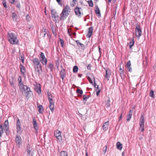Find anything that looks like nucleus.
<instances>
[{
    "label": "nucleus",
    "mask_w": 156,
    "mask_h": 156,
    "mask_svg": "<svg viewBox=\"0 0 156 156\" xmlns=\"http://www.w3.org/2000/svg\"><path fill=\"white\" fill-rule=\"evenodd\" d=\"M18 80L19 81V82L20 81V80L21 81H22V79L21 78V77L20 76H19L18 78Z\"/></svg>",
    "instance_id": "nucleus-64"
},
{
    "label": "nucleus",
    "mask_w": 156,
    "mask_h": 156,
    "mask_svg": "<svg viewBox=\"0 0 156 156\" xmlns=\"http://www.w3.org/2000/svg\"><path fill=\"white\" fill-rule=\"evenodd\" d=\"M76 42L78 46L79 44L80 45V44H81V43H80L78 40L76 41Z\"/></svg>",
    "instance_id": "nucleus-61"
},
{
    "label": "nucleus",
    "mask_w": 156,
    "mask_h": 156,
    "mask_svg": "<svg viewBox=\"0 0 156 156\" xmlns=\"http://www.w3.org/2000/svg\"><path fill=\"white\" fill-rule=\"evenodd\" d=\"M135 31L136 36L139 39L140 37L142 35V31L141 29L140 28V26L138 23L136 24Z\"/></svg>",
    "instance_id": "nucleus-4"
},
{
    "label": "nucleus",
    "mask_w": 156,
    "mask_h": 156,
    "mask_svg": "<svg viewBox=\"0 0 156 156\" xmlns=\"http://www.w3.org/2000/svg\"><path fill=\"white\" fill-rule=\"evenodd\" d=\"M40 58H45L43 52H41L40 53Z\"/></svg>",
    "instance_id": "nucleus-49"
},
{
    "label": "nucleus",
    "mask_w": 156,
    "mask_h": 156,
    "mask_svg": "<svg viewBox=\"0 0 156 156\" xmlns=\"http://www.w3.org/2000/svg\"><path fill=\"white\" fill-rule=\"evenodd\" d=\"M61 156H68L67 153L65 151H62L61 152Z\"/></svg>",
    "instance_id": "nucleus-38"
},
{
    "label": "nucleus",
    "mask_w": 156,
    "mask_h": 156,
    "mask_svg": "<svg viewBox=\"0 0 156 156\" xmlns=\"http://www.w3.org/2000/svg\"><path fill=\"white\" fill-rule=\"evenodd\" d=\"M71 9L69 6L66 5L63 9L60 14V20H64L66 19L70 12Z\"/></svg>",
    "instance_id": "nucleus-1"
},
{
    "label": "nucleus",
    "mask_w": 156,
    "mask_h": 156,
    "mask_svg": "<svg viewBox=\"0 0 156 156\" xmlns=\"http://www.w3.org/2000/svg\"><path fill=\"white\" fill-rule=\"evenodd\" d=\"M19 82V86L20 87L21 86H22L23 87V85H23V83L22 82V81L20 80V81Z\"/></svg>",
    "instance_id": "nucleus-52"
},
{
    "label": "nucleus",
    "mask_w": 156,
    "mask_h": 156,
    "mask_svg": "<svg viewBox=\"0 0 156 156\" xmlns=\"http://www.w3.org/2000/svg\"><path fill=\"white\" fill-rule=\"evenodd\" d=\"M20 69L21 74L23 76L25 75V69L24 66L21 64L20 66Z\"/></svg>",
    "instance_id": "nucleus-13"
},
{
    "label": "nucleus",
    "mask_w": 156,
    "mask_h": 156,
    "mask_svg": "<svg viewBox=\"0 0 156 156\" xmlns=\"http://www.w3.org/2000/svg\"><path fill=\"white\" fill-rule=\"evenodd\" d=\"M140 131L143 132L144 130V124H140Z\"/></svg>",
    "instance_id": "nucleus-36"
},
{
    "label": "nucleus",
    "mask_w": 156,
    "mask_h": 156,
    "mask_svg": "<svg viewBox=\"0 0 156 156\" xmlns=\"http://www.w3.org/2000/svg\"><path fill=\"white\" fill-rule=\"evenodd\" d=\"M2 4L5 8L7 9L8 8V6L6 5V2L5 0L4 1H3Z\"/></svg>",
    "instance_id": "nucleus-47"
},
{
    "label": "nucleus",
    "mask_w": 156,
    "mask_h": 156,
    "mask_svg": "<svg viewBox=\"0 0 156 156\" xmlns=\"http://www.w3.org/2000/svg\"><path fill=\"white\" fill-rule=\"evenodd\" d=\"M131 65V64L130 61H129L127 63V67L130 66Z\"/></svg>",
    "instance_id": "nucleus-58"
},
{
    "label": "nucleus",
    "mask_w": 156,
    "mask_h": 156,
    "mask_svg": "<svg viewBox=\"0 0 156 156\" xmlns=\"http://www.w3.org/2000/svg\"><path fill=\"white\" fill-rule=\"evenodd\" d=\"M120 74L122 79L124 78V70H122V71H120Z\"/></svg>",
    "instance_id": "nucleus-45"
},
{
    "label": "nucleus",
    "mask_w": 156,
    "mask_h": 156,
    "mask_svg": "<svg viewBox=\"0 0 156 156\" xmlns=\"http://www.w3.org/2000/svg\"><path fill=\"white\" fill-rule=\"evenodd\" d=\"M93 30V27H89L88 28V33L87 35V37L88 38H90L91 37Z\"/></svg>",
    "instance_id": "nucleus-12"
},
{
    "label": "nucleus",
    "mask_w": 156,
    "mask_h": 156,
    "mask_svg": "<svg viewBox=\"0 0 156 156\" xmlns=\"http://www.w3.org/2000/svg\"><path fill=\"white\" fill-rule=\"evenodd\" d=\"M87 2L89 4V6L90 7H92L93 6V3L92 0H89L88 2Z\"/></svg>",
    "instance_id": "nucleus-44"
},
{
    "label": "nucleus",
    "mask_w": 156,
    "mask_h": 156,
    "mask_svg": "<svg viewBox=\"0 0 156 156\" xmlns=\"http://www.w3.org/2000/svg\"><path fill=\"white\" fill-rule=\"evenodd\" d=\"M35 90L36 92L40 94L41 92L40 85L39 84V86H37L35 87Z\"/></svg>",
    "instance_id": "nucleus-24"
},
{
    "label": "nucleus",
    "mask_w": 156,
    "mask_h": 156,
    "mask_svg": "<svg viewBox=\"0 0 156 156\" xmlns=\"http://www.w3.org/2000/svg\"><path fill=\"white\" fill-rule=\"evenodd\" d=\"M16 126V128L17 129V132L18 133H20L21 129V123L20 119L18 118H17Z\"/></svg>",
    "instance_id": "nucleus-7"
},
{
    "label": "nucleus",
    "mask_w": 156,
    "mask_h": 156,
    "mask_svg": "<svg viewBox=\"0 0 156 156\" xmlns=\"http://www.w3.org/2000/svg\"><path fill=\"white\" fill-rule=\"evenodd\" d=\"M54 136L59 140H62V138L61 135L60 131L57 129L54 132Z\"/></svg>",
    "instance_id": "nucleus-6"
},
{
    "label": "nucleus",
    "mask_w": 156,
    "mask_h": 156,
    "mask_svg": "<svg viewBox=\"0 0 156 156\" xmlns=\"http://www.w3.org/2000/svg\"><path fill=\"white\" fill-rule=\"evenodd\" d=\"M134 43V38H133L132 40H131V41L130 42L129 44V45L130 48H131L132 47Z\"/></svg>",
    "instance_id": "nucleus-33"
},
{
    "label": "nucleus",
    "mask_w": 156,
    "mask_h": 156,
    "mask_svg": "<svg viewBox=\"0 0 156 156\" xmlns=\"http://www.w3.org/2000/svg\"><path fill=\"white\" fill-rule=\"evenodd\" d=\"M48 67L50 69L51 71H52L54 69V65L51 63H50Z\"/></svg>",
    "instance_id": "nucleus-34"
},
{
    "label": "nucleus",
    "mask_w": 156,
    "mask_h": 156,
    "mask_svg": "<svg viewBox=\"0 0 156 156\" xmlns=\"http://www.w3.org/2000/svg\"><path fill=\"white\" fill-rule=\"evenodd\" d=\"M109 125V122L107 121L105 122L104 124L102 126L103 129L104 131H107L108 129V126Z\"/></svg>",
    "instance_id": "nucleus-14"
},
{
    "label": "nucleus",
    "mask_w": 156,
    "mask_h": 156,
    "mask_svg": "<svg viewBox=\"0 0 156 156\" xmlns=\"http://www.w3.org/2000/svg\"><path fill=\"white\" fill-rule=\"evenodd\" d=\"M52 20L55 23H58L59 22V17L58 14L55 10L52 9L51 11Z\"/></svg>",
    "instance_id": "nucleus-3"
},
{
    "label": "nucleus",
    "mask_w": 156,
    "mask_h": 156,
    "mask_svg": "<svg viewBox=\"0 0 156 156\" xmlns=\"http://www.w3.org/2000/svg\"><path fill=\"white\" fill-rule=\"evenodd\" d=\"M87 79L88 80H89V81L90 83L93 84V81H92V80L91 79L90 77L88 76L87 77Z\"/></svg>",
    "instance_id": "nucleus-50"
},
{
    "label": "nucleus",
    "mask_w": 156,
    "mask_h": 156,
    "mask_svg": "<svg viewBox=\"0 0 156 156\" xmlns=\"http://www.w3.org/2000/svg\"><path fill=\"white\" fill-rule=\"evenodd\" d=\"M76 92L78 95L79 96H81V95L83 93V91L82 90H80L79 89H77L76 90Z\"/></svg>",
    "instance_id": "nucleus-29"
},
{
    "label": "nucleus",
    "mask_w": 156,
    "mask_h": 156,
    "mask_svg": "<svg viewBox=\"0 0 156 156\" xmlns=\"http://www.w3.org/2000/svg\"><path fill=\"white\" fill-rule=\"evenodd\" d=\"M32 94V92L30 90L29 91L25 92V95L26 98L30 97L31 94Z\"/></svg>",
    "instance_id": "nucleus-21"
},
{
    "label": "nucleus",
    "mask_w": 156,
    "mask_h": 156,
    "mask_svg": "<svg viewBox=\"0 0 156 156\" xmlns=\"http://www.w3.org/2000/svg\"><path fill=\"white\" fill-rule=\"evenodd\" d=\"M82 10L80 8L76 7L74 9V11L76 15L78 17H81L82 13L81 11Z\"/></svg>",
    "instance_id": "nucleus-8"
},
{
    "label": "nucleus",
    "mask_w": 156,
    "mask_h": 156,
    "mask_svg": "<svg viewBox=\"0 0 156 156\" xmlns=\"http://www.w3.org/2000/svg\"><path fill=\"white\" fill-rule=\"evenodd\" d=\"M14 4H15L16 6L20 10L21 7V5L20 2L18 1H16Z\"/></svg>",
    "instance_id": "nucleus-28"
},
{
    "label": "nucleus",
    "mask_w": 156,
    "mask_h": 156,
    "mask_svg": "<svg viewBox=\"0 0 156 156\" xmlns=\"http://www.w3.org/2000/svg\"><path fill=\"white\" fill-rule=\"evenodd\" d=\"M76 3V0H73L71 2V5L73 6H74Z\"/></svg>",
    "instance_id": "nucleus-43"
},
{
    "label": "nucleus",
    "mask_w": 156,
    "mask_h": 156,
    "mask_svg": "<svg viewBox=\"0 0 156 156\" xmlns=\"http://www.w3.org/2000/svg\"><path fill=\"white\" fill-rule=\"evenodd\" d=\"M4 127L5 128L4 129H9V122L8 120H7L5 121Z\"/></svg>",
    "instance_id": "nucleus-23"
},
{
    "label": "nucleus",
    "mask_w": 156,
    "mask_h": 156,
    "mask_svg": "<svg viewBox=\"0 0 156 156\" xmlns=\"http://www.w3.org/2000/svg\"><path fill=\"white\" fill-rule=\"evenodd\" d=\"M33 124L34 126V128L36 131V132L37 133V131L38 128L37 126V122L36 120L34 117H33Z\"/></svg>",
    "instance_id": "nucleus-10"
},
{
    "label": "nucleus",
    "mask_w": 156,
    "mask_h": 156,
    "mask_svg": "<svg viewBox=\"0 0 156 156\" xmlns=\"http://www.w3.org/2000/svg\"><path fill=\"white\" fill-rule=\"evenodd\" d=\"M41 61L43 65H46L47 62V60L45 58H41Z\"/></svg>",
    "instance_id": "nucleus-27"
},
{
    "label": "nucleus",
    "mask_w": 156,
    "mask_h": 156,
    "mask_svg": "<svg viewBox=\"0 0 156 156\" xmlns=\"http://www.w3.org/2000/svg\"><path fill=\"white\" fill-rule=\"evenodd\" d=\"M93 78H94V87L95 88H96L97 89H98V85H97L96 83L95 82V81H94L95 79H94V77H93Z\"/></svg>",
    "instance_id": "nucleus-48"
},
{
    "label": "nucleus",
    "mask_w": 156,
    "mask_h": 156,
    "mask_svg": "<svg viewBox=\"0 0 156 156\" xmlns=\"http://www.w3.org/2000/svg\"><path fill=\"white\" fill-rule=\"evenodd\" d=\"M116 146L117 148L119 150H121L122 148V145L120 142H117Z\"/></svg>",
    "instance_id": "nucleus-22"
},
{
    "label": "nucleus",
    "mask_w": 156,
    "mask_h": 156,
    "mask_svg": "<svg viewBox=\"0 0 156 156\" xmlns=\"http://www.w3.org/2000/svg\"><path fill=\"white\" fill-rule=\"evenodd\" d=\"M111 75V73L110 70H107L106 71V75L105 78L108 80H109V78Z\"/></svg>",
    "instance_id": "nucleus-15"
},
{
    "label": "nucleus",
    "mask_w": 156,
    "mask_h": 156,
    "mask_svg": "<svg viewBox=\"0 0 156 156\" xmlns=\"http://www.w3.org/2000/svg\"><path fill=\"white\" fill-rule=\"evenodd\" d=\"M128 69L129 72H131L132 71V69L130 66L127 67Z\"/></svg>",
    "instance_id": "nucleus-59"
},
{
    "label": "nucleus",
    "mask_w": 156,
    "mask_h": 156,
    "mask_svg": "<svg viewBox=\"0 0 156 156\" xmlns=\"http://www.w3.org/2000/svg\"><path fill=\"white\" fill-rule=\"evenodd\" d=\"M150 96L152 98H154V91L152 90H151L150 92Z\"/></svg>",
    "instance_id": "nucleus-40"
},
{
    "label": "nucleus",
    "mask_w": 156,
    "mask_h": 156,
    "mask_svg": "<svg viewBox=\"0 0 156 156\" xmlns=\"http://www.w3.org/2000/svg\"><path fill=\"white\" fill-rule=\"evenodd\" d=\"M89 97L90 96L89 95L86 96V95H83V101L85 103L86 102Z\"/></svg>",
    "instance_id": "nucleus-30"
},
{
    "label": "nucleus",
    "mask_w": 156,
    "mask_h": 156,
    "mask_svg": "<svg viewBox=\"0 0 156 156\" xmlns=\"http://www.w3.org/2000/svg\"><path fill=\"white\" fill-rule=\"evenodd\" d=\"M61 67L62 68V69L60 72L59 74L60 77L62 78V80H64V78L66 76V73L65 71V69L63 68L62 66H61Z\"/></svg>",
    "instance_id": "nucleus-9"
},
{
    "label": "nucleus",
    "mask_w": 156,
    "mask_h": 156,
    "mask_svg": "<svg viewBox=\"0 0 156 156\" xmlns=\"http://www.w3.org/2000/svg\"><path fill=\"white\" fill-rule=\"evenodd\" d=\"M9 82H10V84L11 85V86L13 87H14V85L13 84V81H10Z\"/></svg>",
    "instance_id": "nucleus-56"
},
{
    "label": "nucleus",
    "mask_w": 156,
    "mask_h": 156,
    "mask_svg": "<svg viewBox=\"0 0 156 156\" xmlns=\"http://www.w3.org/2000/svg\"><path fill=\"white\" fill-rule=\"evenodd\" d=\"M41 66V64H40V62H39V63H36V64H35L34 65V67H37V66Z\"/></svg>",
    "instance_id": "nucleus-55"
},
{
    "label": "nucleus",
    "mask_w": 156,
    "mask_h": 156,
    "mask_svg": "<svg viewBox=\"0 0 156 156\" xmlns=\"http://www.w3.org/2000/svg\"><path fill=\"white\" fill-rule=\"evenodd\" d=\"M4 130L5 131V133L7 135H8L9 133V129H4Z\"/></svg>",
    "instance_id": "nucleus-53"
},
{
    "label": "nucleus",
    "mask_w": 156,
    "mask_h": 156,
    "mask_svg": "<svg viewBox=\"0 0 156 156\" xmlns=\"http://www.w3.org/2000/svg\"><path fill=\"white\" fill-rule=\"evenodd\" d=\"M23 88L24 92H26L30 90V87H28V86L26 85H23Z\"/></svg>",
    "instance_id": "nucleus-26"
},
{
    "label": "nucleus",
    "mask_w": 156,
    "mask_h": 156,
    "mask_svg": "<svg viewBox=\"0 0 156 156\" xmlns=\"http://www.w3.org/2000/svg\"><path fill=\"white\" fill-rule=\"evenodd\" d=\"M132 115V112L131 110H129V114L127 115V121H129L131 118Z\"/></svg>",
    "instance_id": "nucleus-20"
},
{
    "label": "nucleus",
    "mask_w": 156,
    "mask_h": 156,
    "mask_svg": "<svg viewBox=\"0 0 156 156\" xmlns=\"http://www.w3.org/2000/svg\"><path fill=\"white\" fill-rule=\"evenodd\" d=\"M26 20L27 21H28L29 20V19L30 18V16H29V15L27 14L26 16Z\"/></svg>",
    "instance_id": "nucleus-60"
},
{
    "label": "nucleus",
    "mask_w": 156,
    "mask_h": 156,
    "mask_svg": "<svg viewBox=\"0 0 156 156\" xmlns=\"http://www.w3.org/2000/svg\"><path fill=\"white\" fill-rule=\"evenodd\" d=\"M34 69L36 72L38 73V74L39 76L41 74L42 72L41 66H39L35 67Z\"/></svg>",
    "instance_id": "nucleus-11"
},
{
    "label": "nucleus",
    "mask_w": 156,
    "mask_h": 156,
    "mask_svg": "<svg viewBox=\"0 0 156 156\" xmlns=\"http://www.w3.org/2000/svg\"><path fill=\"white\" fill-rule=\"evenodd\" d=\"M15 141L16 145L19 148L20 147L22 144V138L20 135H16Z\"/></svg>",
    "instance_id": "nucleus-5"
},
{
    "label": "nucleus",
    "mask_w": 156,
    "mask_h": 156,
    "mask_svg": "<svg viewBox=\"0 0 156 156\" xmlns=\"http://www.w3.org/2000/svg\"><path fill=\"white\" fill-rule=\"evenodd\" d=\"M19 59L22 61V63L23 64H24V55L23 54L22 55H21V56H20V58Z\"/></svg>",
    "instance_id": "nucleus-42"
},
{
    "label": "nucleus",
    "mask_w": 156,
    "mask_h": 156,
    "mask_svg": "<svg viewBox=\"0 0 156 156\" xmlns=\"http://www.w3.org/2000/svg\"><path fill=\"white\" fill-rule=\"evenodd\" d=\"M47 32L46 31V29L45 27H43L42 28V33H46Z\"/></svg>",
    "instance_id": "nucleus-54"
},
{
    "label": "nucleus",
    "mask_w": 156,
    "mask_h": 156,
    "mask_svg": "<svg viewBox=\"0 0 156 156\" xmlns=\"http://www.w3.org/2000/svg\"><path fill=\"white\" fill-rule=\"evenodd\" d=\"M95 12L96 14L98 15V17H101V14L100 13V12L99 9L98 7V5L96 6Z\"/></svg>",
    "instance_id": "nucleus-16"
},
{
    "label": "nucleus",
    "mask_w": 156,
    "mask_h": 156,
    "mask_svg": "<svg viewBox=\"0 0 156 156\" xmlns=\"http://www.w3.org/2000/svg\"><path fill=\"white\" fill-rule=\"evenodd\" d=\"M110 99H108L107 101V102L106 104V107L107 108L109 107L110 105Z\"/></svg>",
    "instance_id": "nucleus-41"
},
{
    "label": "nucleus",
    "mask_w": 156,
    "mask_h": 156,
    "mask_svg": "<svg viewBox=\"0 0 156 156\" xmlns=\"http://www.w3.org/2000/svg\"><path fill=\"white\" fill-rule=\"evenodd\" d=\"M60 41L61 45V46L62 47H63L64 46V41L61 38L60 39Z\"/></svg>",
    "instance_id": "nucleus-46"
},
{
    "label": "nucleus",
    "mask_w": 156,
    "mask_h": 156,
    "mask_svg": "<svg viewBox=\"0 0 156 156\" xmlns=\"http://www.w3.org/2000/svg\"><path fill=\"white\" fill-rule=\"evenodd\" d=\"M48 100L50 103L49 105H54V102L52 99L50 97H48Z\"/></svg>",
    "instance_id": "nucleus-35"
},
{
    "label": "nucleus",
    "mask_w": 156,
    "mask_h": 156,
    "mask_svg": "<svg viewBox=\"0 0 156 156\" xmlns=\"http://www.w3.org/2000/svg\"><path fill=\"white\" fill-rule=\"evenodd\" d=\"M78 68L77 66H74L73 69V71L74 73H76L78 70Z\"/></svg>",
    "instance_id": "nucleus-37"
},
{
    "label": "nucleus",
    "mask_w": 156,
    "mask_h": 156,
    "mask_svg": "<svg viewBox=\"0 0 156 156\" xmlns=\"http://www.w3.org/2000/svg\"><path fill=\"white\" fill-rule=\"evenodd\" d=\"M12 17L14 21L17 22L18 17L16 14L15 12H14L12 13Z\"/></svg>",
    "instance_id": "nucleus-18"
},
{
    "label": "nucleus",
    "mask_w": 156,
    "mask_h": 156,
    "mask_svg": "<svg viewBox=\"0 0 156 156\" xmlns=\"http://www.w3.org/2000/svg\"><path fill=\"white\" fill-rule=\"evenodd\" d=\"M15 0H9V2L12 4H14Z\"/></svg>",
    "instance_id": "nucleus-57"
},
{
    "label": "nucleus",
    "mask_w": 156,
    "mask_h": 156,
    "mask_svg": "<svg viewBox=\"0 0 156 156\" xmlns=\"http://www.w3.org/2000/svg\"><path fill=\"white\" fill-rule=\"evenodd\" d=\"M140 124H144V118L143 115H141L140 119Z\"/></svg>",
    "instance_id": "nucleus-32"
},
{
    "label": "nucleus",
    "mask_w": 156,
    "mask_h": 156,
    "mask_svg": "<svg viewBox=\"0 0 156 156\" xmlns=\"http://www.w3.org/2000/svg\"><path fill=\"white\" fill-rule=\"evenodd\" d=\"M8 40L12 44H17L18 42V40L15 34L13 33L10 32L8 33Z\"/></svg>",
    "instance_id": "nucleus-2"
},
{
    "label": "nucleus",
    "mask_w": 156,
    "mask_h": 156,
    "mask_svg": "<svg viewBox=\"0 0 156 156\" xmlns=\"http://www.w3.org/2000/svg\"><path fill=\"white\" fill-rule=\"evenodd\" d=\"M100 92V90H98V91L97 92V93H96V95L97 96H98V95L99 94V93Z\"/></svg>",
    "instance_id": "nucleus-62"
},
{
    "label": "nucleus",
    "mask_w": 156,
    "mask_h": 156,
    "mask_svg": "<svg viewBox=\"0 0 156 156\" xmlns=\"http://www.w3.org/2000/svg\"><path fill=\"white\" fill-rule=\"evenodd\" d=\"M32 62L34 65L36 64V63H39V62H40L39 59L38 58H34L33 59Z\"/></svg>",
    "instance_id": "nucleus-31"
},
{
    "label": "nucleus",
    "mask_w": 156,
    "mask_h": 156,
    "mask_svg": "<svg viewBox=\"0 0 156 156\" xmlns=\"http://www.w3.org/2000/svg\"><path fill=\"white\" fill-rule=\"evenodd\" d=\"M31 148L28 145L27 147V156H30V152L31 151Z\"/></svg>",
    "instance_id": "nucleus-25"
},
{
    "label": "nucleus",
    "mask_w": 156,
    "mask_h": 156,
    "mask_svg": "<svg viewBox=\"0 0 156 156\" xmlns=\"http://www.w3.org/2000/svg\"><path fill=\"white\" fill-rule=\"evenodd\" d=\"M37 108L39 113L42 114L44 111L43 106L41 105H39L37 106Z\"/></svg>",
    "instance_id": "nucleus-19"
},
{
    "label": "nucleus",
    "mask_w": 156,
    "mask_h": 156,
    "mask_svg": "<svg viewBox=\"0 0 156 156\" xmlns=\"http://www.w3.org/2000/svg\"><path fill=\"white\" fill-rule=\"evenodd\" d=\"M51 27L53 34L55 35L56 34V32L55 26L53 24H51Z\"/></svg>",
    "instance_id": "nucleus-17"
},
{
    "label": "nucleus",
    "mask_w": 156,
    "mask_h": 156,
    "mask_svg": "<svg viewBox=\"0 0 156 156\" xmlns=\"http://www.w3.org/2000/svg\"><path fill=\"white\" fill-rule=\"evenodd\" d=\"M54 105H49V106L50 109L52 113L54 111Z\"/></svg>",
    "instance_id": "nucleus-39"
},
{
    "label": "nucleus",
    "mask_w": 156,
    "mask_h": 156,
    "mask_svg": "<svg viewBox=\"0 0 156 156\" xmlns=\"http://www.w3.org/2000/svg\"><path fill=\"white\" fill-rule=\"evenodd\" d=\"M107 149V146H105L103 148V151L104 152V154H105L106 152V151Z\"/></svg>",
    "instance_id": "nucleus-51"
},
{
    "label": "nucleus",
    "mask_w": 156,
    "mask_h": 156,
    "mask_svg": "<svg viewBox=\"0 0 156 156\" xmlns=\"http://www.w3.org/2000/svg\"><path fill=\"white\" fill-rule=\"evenodd\" d=\"M56 0L59 5H62L61 3L60 2V1L61 0Z\"/></svg>",
    "instance_id": "nucleus-63"
}]
</instances>
